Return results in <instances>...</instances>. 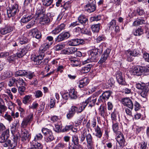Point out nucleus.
I'll use <instances>...</instances> for the list:
<instances>
[{
  "label": "nucleus",
  "instance_id": "aec40b11",
  "mask_svg": "<svg viewBox=\"0 0 149 149\" xmlns=\"http://www.w3.org/2000/svg\"><path fill=\"white\" fill-rule=\"evenodd\" d=\"M77 50V48L76 47H71L64 50L63 53L68 54H74Z\"/></svg>",
  "mask_w": 149,
  "mask_h": 149
},
{
  "label": "nucleus",
  "instance_id": "864d4df0",
  "mask_svg": "<svg viewBox=\"0 0 149 149\" xmlns=\"http://www.w3.org/2000/svg\"><path fill=\"white\" fill-rule=\"evenodd\" d=\"M16 79H15L14 77H13L10 79V81L8 83V85L9 86L11 87L13 86L15 83H16Z\"/></svg>",
  "mask_w": 149,
  "mask_h": 149
},
{
  "label": "nucleus",
  "instance_id": "c03bdc74",
  "mask_svg": "<svg viewBox=\"0 0 149 149\" xmlns=\"http://www.w3.org/2000/svg\"><path fill=\"white\" fill-rule=\"evenodd\" d=\"M72 141L74 145L78 146L79 144V139L77 136V135H73Z\"/></svg>",
  "mask_w": 149,
  "mask_h": 149
},
{
  "label": "nucleus",
  "instance_id": "338daca9",
  "mask_svg": "<svg viewBox=\"0 0 149 149\" xmlns=\"http://www.w3.org/2000/svg\"><path fill=\"white\" fill-rule=\"evenodd\" d=\"M33 116V114L31 113L25 118L26 120L30 123L32 120Z\"/></svg>",
  "mask_w": 149,
  "mask_h": 149
},
{
  "label": "nucleus",
  "instance_id": "f257e3e1",
  "mask_svg": "<svg viewBox=\"0 0 149 149\" xmlns=\"http://www.w3.org/2000/svg\"><path fill=\"white\" fill-rule=\"evenodd\" d=\"M102 51V46L91 50L90 52V55L89 56L90 61L91 62H97Z\"/></svg>",
  "mask_w": 149,
  "mask_h": 149
},
{
  "label": "nucleus",
  "instance_id": "bf43d9fd",
  "mask_svg": "<svg viewBox=\"0 0 149 149\" xmlns=\"http://www.w3.org/2000/svg\"><path fill=\"white\" fill-rule=\"evenodd\" d=\"M101 19V16L99 15L91 17V20L93 21H97L100 20Z\"/></svg>",
  "mask_w": 149,
  "mask_h": 149
},
{
  "label": "nucleus",
  "instance_id": "0e129e2a",
  "mask_svg": "<svg viewBox=\"0 0 149 149\" xmlns=\"http://www.w3.org/2000/svg\"><path fill=\"white\" fill-rule=\"evenodd\" d=\"M29 123L26 119H24L22 121L21 123V127L23 128H25L28 125V123Z\"/></svg>",
  "mask_w": 149,
  "mask_h": 149
},
{
  "label": "nucleus",
  "instance_id": "423d86ee",
  "mask_svg": "<svg viewBox=\"0 0 149 149\" xmlns=\"http://www.w3.org/2000/svg\"><path fill=\"white\" fill-rule=\"evenodd\" d=\"M97 98L95 97L91 96L86 99L85 102H83V109H84L88 104L89 106L92 107L94 106L96 101Z\"/></svg>",
  "mask_w": 149,
  "mask_h": 149
},
{
  "label": "nucleus",
  "instance_id": "13d9d810",
  "mask_svg": "<svg viewBox=\"0 0 149 149\" xmlns=\"http://www.w3.org/2000/svg\"><path fill=\"white\" fill-rule=\"evenodd\" d=\"M62 127L61 125L56 124L55 127L54 128V130L56 132H60L61 131Z\"/></svg>",
  "mask_w": 149,
  "mask_h": 149
},
{
  "label": "nucleus",
  "instance_id": "c9c22d12",
  "mask_svg": "<svg viewBox=\"0 0 149 149\" xmlns=\"http://www.w3.org/2000/svg\"><path fill=\"white\" fill-rule=\"evenodd\" d=\"M147 87L145 84L141 82L136 83V87L138 89L141 90V91L145 88V87Z\"/></svg>",
  "mask_w": 149,
  "mask_h": 149
},
{
  "label": "nucleus",
  "instance_id": "9b49d317",
  "mask_svg": "<svg viewBox=\"0 0 149 149\" xmlns=\"http://www.w3.org/2000/svg\"><path fill=\"white\" fill-rule=\"evenodd\" d=\"M122 103L124 105L126 106L131 110L133 109V104L132 100L129 98H124L123 100Z\"/></svg>",
  "mask_w": 149,
  "mask_h": 149
},
{
  "label": "nucleus",
  "instance_id": "f704fd0d",
  "mask_svg": "<svg viewBox=\"0 0 149 149\" xmlns=\"http://www.w3.org/2000/svg\"><path fill=\"white\" fill-rule=\"evenodd\" d=\"M71 65L73 66H77L80 64V62L76 58H72L70 60Z\"/></svg>",
  "mask_w": 149,
  "mask_h": 149
},
{
  "label": "nucleus",
  "instance_id": "ddd939ff",
  "mask_svg": "<svg viewBox=\"0 0 149 149\" xmlns=\"http://www.w3.org/2000/svg\"><path fill=\"white\" fill-rule=\"evenodd\" d=\"M13 28L10 25H6L1 28L0 30V33L2 35L9 33L13 30Z\"/></svg>",
  "mask_w": 149,
  "mask_h": 149
},
{
  "label": "nucleus",
  "instance_id": "72a5a7b5",
  "mask_svg": "<svg viewBox=\"0 0 149 149\" xmlns=\"http://www.w3.org/2000/svg\"><path fill=\"white\" fill-rule=\"evenodd\" d=\"M26 71L24 70H19L16 72L14 74L15 77L18 76H25Z\"/></svg>",
  "mask_w": 149,
  "mask_h": 149
},
{
  "label": "nucleus",
  "instance_id": "09e8293b",
  "mask_svg": "<svg viewBox=\"0 0 149 149\" xmlns=\"http://www.w3.org/2000/svg\"><path fill=\"white\" fill-rule=\"evenodd\" d=\"M99 109L101 116L103 117L105 113V111L106 110V108L104 106H101Z\"/></svg>",
  "mask_w": 149,
  "mask_h": 149
},
{
  "label": "nucleus",
  "instance_id": "bb28decb",
  "mask_svg": "<svg viewBox=\"0 0 149 149\" xmlns=\"http://www.w3.org/2000/svg\"><path fill=\"white\" fill-rule=\"evenodd\" d=\"M28 13L27 15H26L24 17H23L21 20V23H26L29 22L30 20L33 17L32 15H28Z\"/></svg>",
  "mask_w": 149,
  "mask_h": 149
},
{
  "label": "nucleus",
  "instance_id": "c756f323",
  "mask_svg": "<svg viewBox=\"0 0 149 149\" xmlns=\"http://www.w3.org/2000/svg\"><path fill=\"white\" fill-rule=\"evenodd\" d=\"M50 45L49 44L47 43H44L41 45L39 49V52L44 53L49 47Z\"/></svg>",
  "mask_w": 149,
  "mask_h": 149
},
{
  "label": "nucleus",
  "instance_id": "9d476101",
  "mask_svg": "<svg viewBox=\"0 0 149 149\" xmlns=\"http://www.w3.org/2000/svg\"><path fill=\"white\" fill-rule=\"evenodd\" d=\"M111 51V49H106L103 54L102 55L101 58L98 62L99 64H102L107 59L109 56Z\"/></svg>",
  "mask_w": 149,
  "mask_h": 149
},
{
  "label": "nucleus",
  "instance_id": "a19ab883",
  "mask_svg": "<svg viewBox=\"0 0 149 149\" xmlns=\"http://www.w3.org/2000/svg\"><path fill=\"white\" fill-rule=\"evenodd\" d=\"M95 131L96 132V136L98 138H101L102 135V133L98 126H97V128L95 129Z\"/></svg>",
  "mask_w": 149,
  "mask_h": 149
},
{
  "label": "nucleus",
  "instance_id": "dca6fc26",
  "mask_svg": "<svg viewBox=\"0 0 149 149\" xmlns=\"http://www.w3.org/2000/svg\"><path fill=\"white\" fill-rule=\"evenodd\" d=\"M19 134L14 135L13 137V140H12L11 143L10 144V146L8 149H15V147L17 144V141L19 138Z\"/></svg>",
  "mask_w": 149,
  "mask_h": 149
},
{
  "label": "nucleus",
  "instance_id": "4468645a",
  "mask_svg": "<svg viewBox=\"0 0 149 149\" xmlns=\"http://www.w3.org/2000/svg\"><path fill=\"white\" fill-rule=\"evenodd\" d=\"M9 131L8 129L6 130L3 132L1 135L0 136V142L3 143L8 140L9 136Z\"/></svg>",
  "mask_w": 149,
  "mask_h": 149
},
{
  "label": "nucleus",
  "instance_id": "0eeeda50",
  "mask_svg": "<svg viewBox=\"0 0 149 149\" xmlns=\"http://www.w3.org/2000/svg\"><path fill=\"white\" fill-rule=\"evenodd\" d=\"M30 49V47L29 45L23 48H19L17 53V56L19 58L23 57L29 50Z\"/></svg>",
  "mask_w": 149,
  "mask_h": 149
},
{
  "label": "nucleus",
  "instance_id": "052dcab7",
  "mask_svg": "<svg viewBox=\"0 0 149 149\" xmlns=\"http://www.w3.org/2000/svg\"><path fill=\"white\" fill-rule=\"evenodd\" d=\"M12 140H12V141L10 140H7L4 142H3V145L4 147H7L9 145V146H10V144L12 143Z\"/></svg>",
  "mask_w": 149,
  "mask_h": 149
},
{
  "label": "nucleus",
  "instance_id": "79ce46f5",
  "mask_svg": "<svg viewBox=\"0 0 149 149\" xmlns=\"http://www.w3.org/2000/svg\"><path fill=\"white\" fill-rule=\"evenodd\" d=\"M86 140L88 144L93 143V142L92 139V137L90 134H86Z\"/></svg>",
  "mask_w": 149,
  "mask_h": 149
},
{
  "label": "nucleus",
  "instance_id": "473e14b6",
  "mask_svg": "<svg viewBox=\"0 0 149 149\" xmlns=\"http://www.w3.org/2000/svg\"><path fill=\"white\" fill-rule=\"evenodd\" d=\"M78 40L77 39H71L69 40L68 42V44L70 46H76L78 45Z\"/></svg>",
  "mask_w": 149,
  "mask_h": 149
},
{
  "label": "nucleus",
  "instance_id": "4d7b16f0",
  "mask_svg": "<svg viewBox=\"0 0 149 149\" xmlns=\"http://www.w3.org/2000/svg\"><path fill=\"white\" fill-rule=\"evenodd\" d=\"M25 90V87L23 86H19L18 88V92L21 95L23 93Z\"/></svg>",
  "mask_w": 149,
  "mask_h": 149
},
{
  "label": "nucleus",
  "instance_id": "de8ad7c7",
  "mask_svg": "<svg viewBox=\"0 0 149 149\" xmlns=\"http://www.w3.org/2000/svg\"><path fill=\"white\" fill-rule=\"evenodd\" d=\"M115 83V81L114 79L111 78L109 80L107 83V84H108L107 86H108V88L112 87L114 86Z\"/></svg>",
  "mask_w": 149,
  "mask_h": 149
},
{
  "label": "nucleus",
  "instance_id": "a18cd8bd",
  "mask_svg": "<svg viewBox=\"0 0 149 149\" xmlns=\"http://www.w3.org/2000/svg\"><path fill=\"white\" fill-rule=\"evenodd\" d=\"M43 5L46 6H50L52 3L53 0H42Z\"/></svg>",
  "mask_w": 149,
  "mask_h": 149
},
{
  "label": "nucleus",
  "instance_id": "69168bd1",
  "mask_svg": "<svg viewBox=\"0 0 149 149\" xmlns=\"http://www.w3.org/2000/svg\"><path fill=\"white\" fill-rule=\"evenodd\" d=\"M42 136L40 133L36 135L34 137V140L33 141H36L37 140H40L42 139Z\"/></svg>",
  "mask_w": 149,
  "mask_h": 149
},
{
  "label": "nucleus",
  "instance_id": "412c9836",
  "mask_svg": "<svg viewBox=\"0 0 149 149\" xmlns=\"http://www.w3.org/2000/svg\"><path fill=\"white\" fill-rule=\"evenodd\" d=\"M78 20L79 23L84 25L88 23V20L85 15H81L78 17Z\"/></svg>",
  "mask_w": 149,
  "mask_h": 149
},
{
  "label": "nucleus",
  "instance_id": "1a4fd4ad",
  "mask_svg": "<svg viewBox=\"0 0 149 149\" xmlns=\"http://www.w3.org/2000/svg\"><path fill=\"white\" fill-rule=\"evenodd\" d=\"M144 70V68L143 67L140 66H137L134 67L131 73L133 75L139 76L141 74Z\"/></svg>",
  "mask_w": 149,
  "mask_h": 149
},
{
  "label": "nucleus",
  "instance_id": "6e6552de",
  "mask_svg": "<svg viewBox=\"0 0 149 149\" xmlns=\"http://www.w3.org/2000/svg\"><path fill=\"white\" fill-rule=\"evenodd\" d=\"M70 36V34L68 32H62L55 38V41L57 42H60L67 39Z\"/></svg>",
  "mask_w": 149,
  "mask_h": 149
},
{
  "label": "nucleus",
  "instance_id": "e2e57ef3",
  "mask_svg": "<svg viewBox=\"0 0 149 149\" xmlns=\"http://www.w3.org/2000/svg\"><path fill=\"white\" fill-rule=\"evenodd\" d=\"M36 94L35 96L36 98L41 97L43 95L42 92L40 90H37L35 92Z\"/></svg>",
  "mask_w": 149,
  "mask_h": 149
},
{
  "label": "nucleus",
  "instance_id": "603ef678",
  "mask_svg": "<svg viewBox=\"0 0 149 149\" xmlns=\"http://www.w3.org/2000/svg\"><path fill=\"white\" fill-rule=\"evenodd\" d=\"M27 42L28 39L25 37H22L19 39V42L21 45L26 43Z\"/></svg>",
  "mask_w": 149,
  "mask_h": 149
},
{
  "label": "nucleus",
  "instance_id": "5fc2aeb1",
  "mask_svg": "<svg viewBox=\"0 0 149 149\" xmlns=\"http://www.w3.org/2000/svg\"><path fill=\"white\" fill-rule=\"evenodd\" d=\"M113 129L114 132L116 134L118 133V124L117 123H113Z\"/></svg>",
  "mask_w": 149,
  "mask_h": 149
},
{
  "label": "nucleus",
  "instance_id": "cd10ccee",
  "mask_svg": "<svg viewBox=\"0 0 149 149\" xmlns=\"http://www.w3.org/2000/svg\"><path fill=\"white\" fill-rule=\"evenodd\" d=\"M92 67V65L90 64H88L85 65L82 68L81 70V72L82 73H85L88 72L91 69Z\"/></svg>",
  "mask_w": 149,
  "mask_h": 149
},
{
  "label": "nucleus",
  "instance_id": "2eb2a0df",
  "mask_svg": "<svg viewBox=\"0 0 149 149\" xmlns=\"http://www.w3.org/2000/svg\"><path fill=\"white\" fill-rule=\"evenodd\" d=\"M65 25L64 23L61 24L56 27L52 32L53 34L56 35L59 33L61 31L65 29Z\"/></svg>",
  "mask_w": 149,
  "mask_h": 149
},
{
  "label": "nucleus",
  "instance_id": "20e7f679",
  "mask_svg": "<svg viewBox=\"0 0 149 149\" xmlns=\"http://www.w3.org/2000/svg\"><path fill=\"white\" fill-rule=\"evenodd\" d=\"M42 131L44 135L45 139L46 142L51 141L54 139V136L50 130L43 128Z\"/></svg>",
  "mask_w": 149,
  "mask_h": 149
},
{
  "label": "nucleus",
  "instance_id": "5701e85b",
  "mask_svg": "<svg viewBox=\"0 0 149 149\" xmlns=\"http://www.w3.org/2000/svg\"><path fill=\"white\" fill-rule=\"evenodd\" d=\"M42 146L39 143L35 141H33L31 146V149H41Z\"/></svg>",
  "mask_w": 149,
  "mask_h": 149
},
{
  "label": "nucleus",
  "instance_id": "58836bf2",
  "mask_svg": "<svg viewBox=\"0 0 149 149\" xmlns=\"http://www.w3.org/2000/svg\"><path fill=\"white\" fill-rule=\"evenodd\" d=\"M26 73L25 76L30 79H31L35 76L34 72H32L31 71H26Z\"/></svg>",
  "mask_w": 149,
  "mask_h": 149
},
{
  "label": "nucleus",
  "instance_id": "6e6d98bb",
  "mask_svg": "<svg viewBox=\"0 0 149 149\" xmlns=\"http://www.w3.org/2000/svg\"><path fill=\"white\" fill-rule=\"evenodd\" d=\"M78 30H79L81 31V30L82 31H83V33L85 34H90L91 33L90 31L89 30H88L87 29H83V27H78Z\"/></svg>",
  "mask_w": 149,
  "mask_h": 149
},
{
  "label": "nucleus",
  "instance_id": "a211bd4d",
  "mask_svg": "<svg viewBox=\"0 0 149 149\" xmlns=\"http://www.w3.org/2000/svg\"><path fill=\"white\" fill-rule=\"evenodd\" d=\"M32 35L33 37L37 39H39L41 37L40 32L37 29L34 28L31 30Z\"/></svg>",
  "mask_w": 149,
  "mask_h": 149
},
{
  "label": "nucleus",
  "instance_id": "2f4dec72",
  "mask_svg": "<svg viewBox=\"0 0 149 149\" xmlns=\"http://www.w3.org/2000/svg\"><path fill=\"white\" fill-rule=\"evenodd\" d=\"M146 22V21L144 19L141 18L134 21L132 25L133 26H137L139 25L145 24Z\"/></svg>",
  "mask_w": 149,
  "mask_h": 149
},
{
  "label": "nucleus",
  "instance_id": "393cba45",
  "mask_svg": "<svg viewBox=\"0 0 149 149\" xmlns=\"http://www.w3.org/2000/svg\"><path fill=\"white\" fill-rule=\"evenodd\" d=\"M40 22H42L43 24L48 23L50 22V20L48 15H43L40 18Z\"/></svg>",
  "mask_w": 149,
  "mask_h": 149
},
{
  "label": "nucleus",
  "instance_id": "f03ea898",
  "mask_svg": "<svg viewBox=\"0 0 149 149\" xmlns=\"http://www.w3.org/2000/svg\"><path fill=\"white\" fill-rule=\"evenodd\" d=\"M87 3L84 7L85 11L89 13L94 12L96 9L95 0H87Z\"/></svg>",
  "mask_w": 149,
  "mask_h": 149
},
{
  "label": "nucleus",
  "instance_id": "a878e982",
  "mask_svg": "<svg viewBox=\"0 0 149 149\" xmlns=\"http://www.w3.org/2000/svg\"><path fill=\"white\" fill-rule=\"evenodd\" d=\"M19 126V121L17 120H15L12 124L11 131L12 133Z\"/></svg>",
  "mask_w": 149,
  "mask_h": 149
},
{
  "label": "nucleus",
  "instance_id": "b1692460",
  "mask_svg": "<svg viewBox=\"0 0 149 149\" xmlns=\"http://www.w3.org/2000/svg\"><path fill=\"white\" fill-rule=\"evenodd\" d=\"M13 75V72L9 70H7L4 72L3 74L1 76V79L4 80L8 78L12 77Z\"/></svg>",
  "mask_w": 149,
  "mask_h": 149
},
{
  "label": "nucleus",
  "instance_id": "ea45409f",
  "mask_svg": "<svg viewBox=\"0 0 149 149\" xmlns=\"http://www.w3.org/2000/svg\"><path fill=\"white\" fill-rule=\"evenodd\" d=\"M100 24L93 25L91 26V29L93 32H97L100 29Z\"/></svg>",
  "mask_w": 149,
  "mask_h": 149
},
{
  "label": "nucleus",
  "instance_id": "3c124183",
  "mask_svg": "<svg viewBox=\"0 0 149 149\" xmlns=\"http://www.w3.org/2000/svg\"><path fill=\"white\" fill-rule=\"evenodd\" d=\"M17 83H18L20 85H25V83L23 79L21 78H19L16 79V84L17 87H18Z\"/></svg>",
  "mask_w": 149,
  "mask_h": 149
},
{
  "label": "nucleus",
  "instance_id": "4c0bfd02",
  "mask_svg": "<svg viewBox=\"0 0 149 149\" xmlns=\"http://www.w3.org/2000/svg\"><path fill=\"white\" fill-rule=\"evenodd\" d=\"M143 33V30L141 28H138L137 29L133 31L134 35L140 36Z\"/></svg>",
  "mask_w": 149,
  "mask_h": 149
},
{
  "label": "nucleus",
  "instance_id": "f8f14e48",
  "mask_svg": "<svg viewBox=\"0 0 149 149\" xmlns=\"http://www.w3.org/2000/svg\"><path fill=\"white\" fill-rule=\"evenodd\" d=\"M112 93L110 91H107L104 92L102 95L100 96L98 99V101L100 102L101 101H102V100H108L109 97L111 96Z\"/></svg>",
  "mask_w": 149,
  "mask_h": 149
},
{
  "label": "nucleus",
  "instance_id": "7c9ffc66",
  "mask_svg": "<svg viewBox=\"0 0 149 149\" xmlns=\"http://www.w3.org/2000/svg\"><path fill=\"white\" fill-rule=\"evenodd\" d=\"M69 93V96L71 99H75L77 97V92L74 89H70Z\"/></svg>",
  "mask_w": 149,
  "mask_h": 149
},
{
  "label": "nucleus",
  "instance_id": "39448f33",
  "mask_svg": "<svg viewBox=\"0 0 149 149\" xmlns=\"http://www.w3.org/2000/svg\"><path fill=\"white\" fill-rule=\"evenodd\" d=\"M19 11L18 5L16 4H14L11 8H9L7 9L8 17L10 18L14 16Z\"/></svg>",
  "mask_w": 149,
  "mask_h": 149
},
{
  "label": "nucleus",
  "instance_id": "4be33fe9",
  "mask_svg": "<svg viewBox=\"0 0 149 149\" xmlns=\"http://www.w3.org/2000/svg\"><path fill=\"white\" fill-rule=\"evenodd\" d=\"M149 89L147 87H145V88L140 91V94L141 96L145 98L147 100V97L149 93Z\"/></svg>",
  "mask_w": 149,
  "mask_h": 149
},
{
  "label": "nucleus",
  "instance_id": "49530a36",
  "mask_svg": "<svg viewBox=\"0 0 149 149\" xmlns=\"http://www.w3.org/2000/svg\"><path fill=\"white\" fill-rule=\"evenodd\" d=\"M31 97V96L29 95H26L24 97L23 99V103L25 104H26L28 103L30 100Z\"/></svg>",
  "mask_w": 149,
  "mask_h": 149
},
{
  "label": "nucleus",
  "instance_id": "f3484780",
  "mask_svg": "<svg viewBox=\"0 0 149 149\" xmlns=\"http://www.w3.org/2000/svg\"><path fill=\"white\" fill-rule=\"evenodd\" d=\"M21 137L22 140L23 141L26 140H28L30 136L28 131L24 129H22L21 132Z\"/></svg>",
  "mask_w": 149,
  "mask_h": 149
},
{
  "label": "nucleus",
  "instance_id": "c85d7f7f",
  "mask_svg": "<svg viewBox=\"0 0 149 149\" xmlns=\"http://www.w3.org/2000/svg\"><path fill=\"white\" fill-rule=\"evenodd\" d=\"M37 10L36 12V14L38 15V17H40V16L44 15V12L42 9L41 6L40 4H38L37 6Z\"/></svg>",
  "mask_w": 149,
  "mask_h": 149
},
{
  "label": "nucleus",
  "instance_id": "6ab92c4d",
  "mask_svg": "<svg viewBox=\"0 0 149 149\" xmlns=\"http://www.w3.org/2000/svg\"><path fill=\"white\" fill-rule=\"evenodd\" d=\"M89 80L87 78L85 77L78 81L79 87L80 88H83L86 86L89 83Z\"/></svg>",
  "mask_w": 149,
  "mask_h": 149
},
{
  "label": "nucleus",
  "instance_id": "8fccbe9b",
  "mask_svg": "<svg viewBox=\"0 0 149 149\" xmlns=\"http://www.w3.org/2000/svg\"><path fill=\"white\" fill-rule=\"evenodd\" d=\"M65 46L64 44H58L54 47V49L56 51L60 50L65 47Z\"/></svg>",
  "mask_w": 149,
  "mask_h": 149
},
{
  "label": "nucleus",
  "instance_id": "774afa93",
  "mask_svg": "<svg viewBox=\"0 0 149 149\" xmlns=\"http://www.w3.org/2000/svg\"><path fill=\"white\" fill-rule=\"evenodd\" d=\"M33 116V114L31 113L25 118L26 120L30 123L32 120Z\"/></svg>",
  "mask_w": 149,
  "mask_h": 149
},
{
  "label": "nucleus",
  "instance_id": "37998d69",
  "mask_svg": "<svg viewBox=\"0 0 149 149\" xmlns=\"http://www.w3.org/2000/svg\"><path fill=\"white\" fill-rule=\"evenodd\" d=\"M116 21L115 20H112L108 25V27L109 28V29L112 30L116 25Z\"/></svg>",
  "mask_w": 149,
  "mask_h": 149
},
{
  "label": "nucleus",
  "instance_id": "680f3d73",
  "mask_svg": "<svg viewBox=\"0 0 149 149\" xmlns=\"http://www.w3.org/2000/svg\"><path fill=\"white\" fill-rule=\"evenodd\" d=\"M45 56V54L44 53L40 52L39 54L37 55L35 58L38 60H41Z\"/></svg>",
  "mask_w": 149,
  "mask_h": 149
},
{
  "label": "nucleus",
  "instance_id": "e433bc0d",
  "mask_svg": "<svg viewBox=\"0 0 149 149\" xmlns=\"http://www.w3.org/2000/svg\"><path fill=\"white\" fill-rule=\"evenodd\" d=\"M132 51H127L125 52V54L126 55L127 60L128 61H131L133 60L132 58Z\"/></svg>",
  "mask_w": 149,
  "mask_h": 149
},
{
  "label": "nucleus",
  "instance_id": "7ed1b4c3",
  "mask_svg": "<svg viewBox=\"0 0 149 149\" xmlns=\"http://www.w3.org/2000/svg\"><path fill=\"white\" fill-rule=\"evenodd\" d=\"M116 139L119 144V145H117V148L118 149H121L123 146L126 145L124 136L120 132H118V133L116 134Z\"/></svg>",
  "mask_w": 149,
  "mask_h": 149
}]
</instances>
